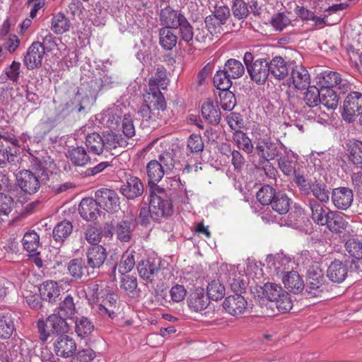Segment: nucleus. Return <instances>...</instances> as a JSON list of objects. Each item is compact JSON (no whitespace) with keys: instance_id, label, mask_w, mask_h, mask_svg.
Segmentation results:
<instances>
[{"instance_id":"1","label":"nucleus","mask_w":362,"mask_h":362,"mask_svg":"<svg viewBox=\"0 0 362 362\" xmlns=\"http://www.w3.org/2000/svg\"><path fill=\"white\" fill-rule=\"evenodd\" d=\"M254 145V150L259 157V167L262 168L269 177H274L276 170L269 162L281 153V143L266 134L257 136Z\"/></svg>"},{"instance_id":"2","label":"nucleus","mask_w":362,"mask_h":362,"mask_svg":"<svg viewBox=\"0 0 362 362\" xmlns=\"http://www.w3.org/2000/svg\"><path fill=\"white\" fill-rule=\"evenodd\" d=\"M170 195L171 194L158 185H155L151 187L149 206L152 220L159 221L163 218L169 217L173 214Z\"/></svg>"},{"instance_id":"3","label":"nucleus","mask_w":362,"mask_h":362,"mask_svg":"<svg viewBox=\"0 0 362 362\" xmlns=\"http://www.w3.org/2000/svg\"><path fill=\"white\" fill-rule=\"evenodd\" d=\"M243 61L251 80L259 85L265 83L269 76L268 60L266 58H258L254 60L252 53L245 52Z\"/></svg>"},{"instance_id":"4","label":"nucleus","mask_w":362,"mask_h":362,"mask_svg":"<svg viewBox=\"0 0 362 362\" xmlns=\"http://www.w3.org/2000/svg\"><path fill=\"white\" fill-rule=\"evenodd\" d=\"M37 327L40 334V339L43 343L47 341L51 333L59 334L66 333L69 331L66 317L59 314L49 315L46 321L39 320L37 322Z\"/></svg>"},{"instance_id":"5","label":"nucleus","mask_w":362,"mask_h":362,"mask_svg":"<svg viewBox=\"0 0 362 362\" xmlns=\"http://www.w3.org/2000/svg\"><path fill=\"white\" fill-rule=\"evenodd\" d=\"M362 112V93L353 91L345 98L343 103L341 117L349 123L354 122Z\"/></svg>"},{"instance_id":"6","label":"nucleus","mask_w":362,"mask_h":362,"mask_svg":"<svg viewBox=\"0 0 362 362\" xmlns=\"http://www.w3.org/2000/svg\"><path fill=\"white\" fill-rule=\"evenodd\" d=\"M117 296L111 291L108 294L103 296L95 302L96 312L103 317L114 319L117 317V312L119 309L117 305Z\"/></svg>"},{"instance_id":"7","label":"nucleus","mask_w":362,"mask_h":362,"mask_svg":"<svg viewBox=\"0 0 362 362\" xmlns=\"http://www.w3.org/2000/svg\"><path fill=\"white\" fill-rule=\"evenodd\" d=\"M18 186L25 193L35 194L40 187L39 177L28 170H22L16 174Z\"/></svg>"},{"instance_id":"8","label":"nucleus","mask_w":362,"mask_h":362,"mask_svg":"<svg viewBox=\"0 0 362 362\" xmlns=\"http://www.w3.org/2000/svg\"><path fill=\"white\" fill-rule=\"evenodd\" d=\"M266 262L268 267L273 269L277 276H283L293 269V262L291 257L283 253L267 255Z\"/></svg>"},{"instance_id":"9","label":"nucleus","mask_w":362,"mask_h":362,"mask_svg":"<svg viewBox=\"0 0 362 362\" xmlns=\"http://www.w3.org/2000/svg\"><path fill=\"white\" fill-rule=\"evenodd\" d=\"M119 192L127 199H134L143 194L144 185L139 177L127 175L119 187Z\"/></svg>"},{"instance_id":"10","label":"nucleus","mask_w":362,"mask_h":362,"mask_svg":"<svg viewBox=\"0 0 362 362\" xmlns=\"http://www.w3.org/2000/svg\"><path fill=\"white\" fill-rule=\"evenodd\" d=\"M95 197L99 205L107 211H117L119 206V197L113 189H98L95 192Z\"/></svg>"},{"instance_id":"11","label":"nucleus","mask_w":362,"mask_h":362,"mask_svg":"<svg viewBox=\"0 0 362 362\" xmlns=\"http://www.w3.org/2000/svg\"><path fill=\"white\" fill-rule=\"evenodd\" d=\"M349 267L347 262L334 259L328 266L327 276L333 283L341 284L348 276Z\"/></svg>"},{"instance_id":"12","label":"nucleus","mask_w":362,"mask_h":362,"mask_svg":"<svg viewBox=\"0 0 362 362\" xmlns=\"http://www.w3.org/2000/svg\"><path fill=\"white\" fill-rule=\"evenodd\" d=\"M44 48L40 42H34L28 47L24 57V64L28 69H33L42 65L45 56Z\"/></svg>"},{"instance_id":"13","label":"nucleus","mask_w":362,"mask_h":362,"mask_svg":"<svg viewBox=\"0 0 362 362\" xmlns=\"http://www.w3.org/2000/svg\"><path fill=\"white\" fill-rule=\"evenodd\" d=\"M160 269V261L157 258L149 257L141 260L137 265L138 273L141 278L152 281Z\"/></svg>"},{"instance_id":"14","label":"nucleus","mask_w":362,"mask_h":362,"mask_svg":"<svg viewBox=\"0 0 362 362\" xmlns=\"http://www.w3.org/2000/svg\"><path fill=\"white\" fill-rule=\"evenodd\" d=\"M223 307L228 314L239 316L246 311L247 302L241 295L234 294L225 298Z\"/></svg>"},{"instance_id":"15","label":"nucleus","mask_w":362,"mask_h":362,"mask_svg":"<svg viewBox=\"0 0 362 362\" xmlns=\"http://www.w3.org/2000/svg\"><path fill=\"white\" fill-rule=\"evenodd\" d=\"M54 351L58 356L67 358L76 351V344L68 335H61L54 342Z\"/></svg>"},{"instance_id":"16","label":"nucleus","mask_w":362,"mask_h":362,"mask_svg":"<svg viewBox=\"0 0 362 362\" xmlns=\"http://www.w3.org/2000/svg\"><path fill=\"white\" fill-rule=\"evenodd\" d=\"M353 199V192L349 188L339 187L334 189L332 191V201L339 209H347L351 205Z\"/></svg>"},{"instance_id":"17","label":"nucleus","mask_w":362,"mask_h":362,"mask_svg":"<svg viewBox=\"0 0 362 362\" xmlns=\"http://www.w3.org/2000/svg\"><path fill=\"white\" fill-rule=\"evenodd\" d=\"M86 257L87 264L90 268L99 269L103 265L107 258L106 249L102 245H93L88 248Z\"/></svg>"},{"instance_id":"18","label":"nucleus","mask_w":362,"mask_h":362,"mask_svg":"<svg viewBox=\"0 0 362 362\" xmlns=\"http://www.w3.org/2000/svg\"><path fill=\"white\" fill-rule=\"evenodd\" d=\"M98 206L100 205L96 199H93L90 197L84 198L79 204V214L83 219L88 221H93L96 219L99 215L100 211Z\"/></svg>"},{"instance_id":"19","label":"nucleus","mask_w":362,"mask_h":362,"mask_svg":"<svg viewBox=\"0 0 362 362\" xmlns=\"http://www.w3.org/2000/svg\"><path fill=\"white\" fill-rule=\"evenodd\" d=\"M185 18L183 14L170 7H166L160 11V21L168 29L177 28Z\"/></svg>"},{"instance_id":"20","label":"nucleus","mask_w":362,"mask_h":362,"mask_svg":"<svg viewBox=\"0 0 362 362\" xmlns=\"http://www.w3.org/2000/svg\"><path fill=\"white\" fill-rule=\"evenodd\" d=\"M159 82L160 81L156 78H151L149 79L147 99L148 100H152V105L164 110L166 108V103L163 93L158 88Z\"/></svg>"},{"instance_id":"21","label":"nucleus","mask_w":362,"mask_h":362,"mask_svg":"<svg viewBox=\"0 0 362 362\" xmlns=\"http://www.w3.org/2000/svg\"><path fill=\"white\" fill-rule=\"evenodd\" d=\"M291 81L296 88L304 89L310 84V74L302 65H296L291 70Z\"/></svg>"},{"instance_id":"22","label":"nucleus","mask_w":362,"mask_h":362,"mask_svg":"<svg viewBox=\"0 0 362 362\" xmlns=\"http://www.w3.org/2000/svg\"><path fill=\"white\" fill-rule=\"evenodd\" d=\"M209 299L205 296L204 289H195L191 292L187 298L188 306L194 312H201L208 307Z\"/></svg>"},{"instance_id":"23","label":"nucleus","mask_w":362,"mask_h":362,"mask_svg":"<svg viewBox=\"0 0 362 362\" xmlns=\"http://www.w3.org/2000/svg\"><path fill=\"white\" fill-rule=\"evenodd\" d=\"M269 75L279 81L284 79L288 74V68L284 59L279 56L273 57L268 61Z\"/></svg>"},{"instance_id":"24","label":"nucleus","mask_w":362,"mask_h":362,"mask_svg":"<svg viewBox=\"0 0 362 362\" xmlns=\"http://www.w3.org/2000/svg\"><path fill=\"white\" fill-rule=\"evenodd\" d=\"M282 281L285 287L293 293H300L304 287V281L297 272H287L282 277Z\"/></svg>"},{"instance_id":"25","label":"nucleus","mask_w":362,"mask_h":362,"mask_svg":"<svg viewBox=\"0 0 362 362\" xmlns=\"http://www.w3.org/2000/svg\"><path fill=\"white\" fill-rule=\"evenodd\" d=\"M320 99L321 90L315 86H308L303 98L305 105L310 108L308 113L311 112L316 115L320 112L318 105L320 104Z\"/></svg>"},{"instance_id":"26","label":"nucleus","mask_w":362,"mask_h":362,"mask_svg":"<svg viewBox=\"0 0 362 362\" xmlns=\"http://www.w3.org/2000/svg\"><path fill=\"white\" fill-rule=\"evenodd\" d=\"M202 115L211 124H218L221 121V111L217 103L208 99L202 106Z\"/></svg>"},{"instance_id":"27","label":"nucleus","mask_w":362,"mask_h":362,"mask_svg":"<svg viewBox=\"0 0 362 362\" xmlns=\"http://www.w3.org/2000/svg\"><path fill=\"white\" fill-rule=\"evenodd\" d=\"M230 15V11L228 7L221 6L216 11L214 16H207L205 19V23L208 30L212 34L214 32V25L221 26L224 24Z\"/></svg>"},{"instance_id":"28","label":"nucleus","mask_w":362,"mask_h":362,"mask_svg":"<svg viewBox=\"0 0 362 362\" xmlns=\"http://www.w3.org/2000/svg\"><path fill=\"white\" fill-rule=\"evenodd\" d=\"M38 291L40 298L50 303L54 302L60 294V290L57 282L53 281L43 282L39 287Z\"/></svg>"},{"instance_id":"29","label":"nucleus","mask_w":362,"mask_h":362,"mask_svg":"<svg viewBox=\"0 0 362 362\" xmlns=\"http://www.w3.org/2000/svg\"><path fill=\"white\" fill-rule=\"evenodd\" d=\"M308 202L313 221L320 226H325L327 221V214L329 210L324 208L314 199H309Z\"/></svg>"},{"instance_id":"30","label":"nucleus","mask_w":362,"mask_h":362,"mask_svg":"<svg viewBox=\"0 0 362 362\" xmlns=\"http://www.w3.org/2000/svg\"><path fill=\"white\" fill-rule=\"evenodd\" d=\"M327 228L334 233H342L346 229L347 222L344 219L343 216L332 211H328L327 214Z\"/></svg>"},{"instance_id":"31","label":"nucleus","mask_w":362,"mask_h":362,"mask_svg":"<svg viewBox=\"0 0 362 362\" xmlns=\"http://www.w3.org/2000/svg\"><path fill=\"white\" fill-rule=\"evenodd\" d=\"M69 274L75 279H81L83 276L88 275V269L82 258H74L67 264Z\"/></svg>"},{"instance_id":"32","label":"nucleus","mask_w":362,"mask_h":362,"mask_svg":"<svg viewBox=\"0 0 362 362\" xmlns=\"http://www.w3.org/2000/svg\"><path fill=\"white\" fill-rule=\"evenodd\" d=\"M14 319L9 313L0 314V338L10 339L15 332Z\"/></svg>"},{"instance_id":"33","label":"nucleus","mask_w":362,"mask_h":362,"mask_svg":"<svg viewBox=\"0 0 362 362\" xmlns=\"http://www.w3.org/2000/svg\"><path fill=\"white\" fill-rule=\"evenodd\" d=\"M346 146L349 160L354 165L362 164V142L356 139L349 140Z\"/></svg>"},{"instance_id":"34","label":"nucleus","mask_w":362,"mask_h":362,"mask_svg":"<svg viewBox=\"0 0 362 362\" xmlns=\"http://www.w3.org/2000/svg\"><path fill=\"white\" fill-rule=\"evenodd\" d=\"M103 138V134L96 132L89 134L86 138V145L90 152L100 155L105 149Z\"/></svg>"},{"instance_id":"35","label":"nucleus","mask_w":362,"mask_h":362,"mask_svg":"<svg viewBox=\"0 0 362 362\" xmlns=\"http://www.w3.org/2000/svg\"><path fill=\"white\" fill-rule=\"evenodd\" d=\"M105 148L106 150L115 149L117 147L125 148L127 146V140L119 134L113 132L103 133Z\"/></svg>"},{"instance_id":"36","label":"nucleus","mask_w":362,"mask_h":362,"mask_svg":"<svg viewBox=\"0 0 362 362\" xmlns=\"http://www.w3.org/2000/svg\"><path fill=\"white\" fill-rule=\"evenodd\" d=\"M317 276H312V272H308V280L306 286V291L311 296H318L323 291L322 284L323 275L322 271L317 274Z\"/></svg>"},{"instance_id":"37","label":"nucleus","mask_w":362,"mask_h":362,"mask_svg":"<svg viewBox=\"0 0 362 362\" xmlns=\"http://www.w3.org/2000/svg\"><path fill=\"white\" fill-rule=\"evenodd\" d=\"M290 204L291 199L285 193L278 192L275 194L270 205L272 209L279 214H285L289 210Z\"/></svg>"},{"instance_id":"38","label":"nucleus","mask_w":362,"mask_h":362,"mask_svg":"<svg viewBox=\"0 0 362 362\" xmlns=\"http://www.w3.org/2000/svg\"><path fill=\"white\" fill-rule=\"evenodd\" d=\"M73 226L69 221L57 223L53 229L52 234L57 243H62L72 233Z\"/></svg>"},{"instance_id":"39","label":"nucleus","mask_w":362,"mask_h":362,"mask_svg":"<svg viewBox=\"0 0 362 362\" xmlns=\"http://www.w3.org/2000/svg\"><path fill=\"white\" fill-rule=\"evenodd\" d=\"M94 325L86 317H78L75 321V332L78 337L84 339L90 335L93 332Z\"/></svg>"},{"instance_id":"40","label":"nucleus","mask_w":362,"mask_h":362,"mask_svg":"<svg viewBox=\"0 0 362 362\" xmlns=\"http://www.w3.org/2000/svg\"><path fill=\"white\" fill-rule=\"evenodd\" d=\"M68 158L77 166H84L90 161V157L83 146H78L68 151Z\"/></svg>"},{"instance_id":"41","label":"nucleus","mask_w":362,"mask_h":362,"mask_svg":"<svg viewBox=\"0 0 362 362\" xmlns=\"http://www.w3.org/2000/svg\"><path fill=\"white\" fill-rule=\"evenodd\" d=\"M133 230L132 223L124 220L117 223L115 228L117 238L122 243H128L130 241Z\"/></svg>"},{"instance_id":"42","label":"nucleus","mask_w":362,"mask_h":362,"mask_svg":"<svg viewBox=\"0 0 362 362\" xmlns=\"http://www.w3.org/2000/svg\"><path fill=\"white\" fill-rule=\"evenodd\" d=\"M321 101L322 104L327 109L335 110L339 103V97L336 92L329 87L321 88Z\"/></svg>"},{"instance_id":"43","label":"nucleus","mask_w":362,"mask_h":362,"mask_svg":"<svg viewBox=\"0 0 362 362\" xmlns=\"http://www.w3.org/2000/svg\"><path fill=\"white\" fill-rule=\"evenodd\" d=\"M86 110L83 101L78 98L77 95L74 100L69 101L60 107L58 116L65 117L73 112H82Z\"/></svg>"},{"instance_id":"44","label":"nucleus","mask_w":362,"mask_h":362,"mask_svg":"<svg viewBox=\"0 0 362 362\" xmlns=\"http://www.w3.org/2000/svg\"><path fill=\"white\" fill-rule=\"evenodd\" d=\"M146 171L149 182L154 184L158 182L166 173V171L156 160H152L147 164Z\"/></svg>"},{"instance_id":"45","label":"nucleus","mask_w":362,"mask_h":362,"mask_svg":"<svg viewBox=\"0 0 362 362\" xmlns=\"http://www.w3.org/2000/svg\"><path fill=\"white\" fill-rule=\"evenodd\" d=\"M223 70L232 78H238L245 73V67L241 62L235 59H230L225 63Z\"/></svg>"},{"instance_id":"46","label":"nucleus","mask_w":362,"mask_h":362,"mask_svg":"<svg viewBox=\"0 0 362 362\" xmlns=\"http://www.w3.org/2000/svg\"><path fill=\"white\" fill-rule=\"evenodd\" d=\"M262 296L272 303H274L284 292L280 285L275 283H267L262 287Z\"/></svg>"},{"instance_id":"47","label":"nucleus","mask_w":362,"mask_h":362,"mask_svg":"<svg viewBox=\"0 0 362 362\" xmlns=\"http://www.w3.org/2000/svg\"><path fill=\"white\" fill-rule=\"evenodd\" d=\"M148 101L149 104L142 105L140 111L139 112V115L142 117L141 124L144 127L150 126L151 122L156 120V115L154 112L155 110H162L161 109H158L157 107L152 105V100Z\"/></svg>"},{"instance_id":"48","label":"nucleus","mask_w":362,"mask_h":362,"mask_svg":"<svg viewBox=\"0 0 362 362\" xmlns=\"http://www.w3.org/2000/svg\"><path fill=\"white\" fill-rule=\"evenodd\" d=\"M206 291L209 299L218 300L225 296V286L218 279L212 280L209 283Z\"/></svg>"},{"instance_id":"49","label":"nucleus","mask_w":362,"mask_h":362,"mask_svg":"<svg viewBox=\"0 0 362 362\" xmlns=\"http://www.w3.org/2000/svg\"><path fill=\"white\" fill-rule=\"evenodd\" d=\"M136 252L133 250H127L123 253L119 264V272L121 274L129 272L135 265Z\"/></svg>"},{"instance_id":"50","label":"nucleus","mask_w":362,"mask_h":362,"mask_svg":"<svg viewBox=\"0 0 362 362\" xmlns=\"http://www.w3.org/2000/svg\"><path fill=\"white\" fill-rule=\"evenodd\" d=\"M69 20L64 14L59 13L53 16L51 28L55 33L62 34L69 30Z\"/></svg>"},{"instance_id":"51","label":"nucleus","mask_w":362,"mask_h":362,"mask_svg":"<svg viewBox=\"0 0 362 362\" xmlns=\"http://www.w3.org/2000/svg\"><path fill=\"white\" fill-rule=\"evenodd\" d=\"M233 139L239 148H241L247 153H252L255 146L245 133L242 131H235L233 133Z\"/></svg>"},{"instance_id":"52","label":"nucleus","mask_w":362,"mask_h":362,"mask_svg":"<svg viewBox=\"0 0 362 362\" xmlns=\"http://www.w3.org/2000/svg\"><path fill=\"white\" fill-rule=\"evenodd\" d=\"M177 36L169 29L162 28L160 30V44L167 50L172 49L177 44Z\"/></svg>"},{"instance_id":"53","label":"nucleus","mask_w":362,"mask_h":362,"mask_svg":"<svg viewBox=\"0 0 362 362\" xmlns=\"http://www.w3.org/2000/svg\"><path fill=\"white\" fill-rule=\"evenodd\" d=\"M231 78L223 69L219 70L214 76V84L222 91L228 90L232 86Z\"/></svg>"},{"instance_id":"54","label":"nucleus","mask_w":362,"mask_h":362,"mask_svg":"<svg viewBox=\"0 0 362 362\" xmlns=\"http://www.w3.org/2000/svg\"><path fill=\"white\" fill-rule=\"evenodd\" d=\"M76 312L75 304L73 298L68 295L64 300L60 303L57 314L66 317L71 318Z\"/></svg>"},{"instance_id":"55","label":"nucleus","mask_w":362,"mask_h":362,"mask_svg":"<svg viewBox=\"0 0 362 362\" xmlns=\"http://www.w3.org/2000/svg\"><path fill=\"white\" fill-rule=\"evenodd\" d=\"M39 235L35 231L26 233L22 240L24 249L28 252H36L39 246Z\"/></svg>"},{"instance_id":"56","label":"nucleus","mask_w":362,"mask_h":362,"mask_svg":"<svg viewBox=\"0 0 362 362\" xmlns=\"http://www.w3.org/2000/svg\"><path fill=\"white\" fill-rule=\"evenodd\" d=\"M275 189L270 185H264L257 193V199L262 205H269L272 203L276 194Z\"/></svg>"},{"instance_id":"57","label":"nucleus","mask_w":362,"mask_h":362,"mask_svg":"<svg viewBox=\"0 0 362 362\" xmlns=\"http://www.w3.org/2000/svg\"><path fill=\"white\" fill-rule=\"evenodd\" d=\"M311 188V194L320 202L326 203L329 201V192L323 183L315 181Z\"/></svg>"},{"instance_id":"58","label":"nucleus","mask_w":362,"mask_h":362,"mask_svg":"<svg viewBox=\"0 0 362 362\" xmlns=\"http://www.w3.org/2000/svg\"><path fill=\"white\" fill-rule=\"evenodd\" d=\"M221 106L223 110L231 111L236 105V98L234 93L231 91L224 90L220 94Z\"/></svg>"},{"instance_id":"59","label":"nucleus","mask_w":362,"mask_h":362,"mask_svg":"<svg viewBox=\"0 0 362 362\" xmlns=\"http://www.w3.org/2000/svg\"><path fill=\"white\" fill-rule=\"evenodd\" d=\"M349 254L355 259H362V242L356 239H349L345 244Z\"/></svg>"},{"instance_id":"60","label":"nucleus","mask_w":362,"mask_h":362,"mask_svg":"<svg viewBox=\"0 0 362 362\" xmlns=\"http://www.w3.org/2000/svg\"><path fill=\"white\" fill-rule=\"evenodd\" d=\"M40 37L42 39L41 42L44 51L52 52L58 46L56 38L49 33L48 30H42Z\"/></svg>"},{"instance_id":"61","label":"nucleus","mask_w":362,"mask_h":362,"mask_svg":"<svg viewBox=\"0 0 362 362\" xmlns=\"http://www.w3.org/2000/svg\"><path fill=\"white\" fill-rule=\"evenodd\" d=\"M158 163L168 173L175 166L174 153L172 150L163 152L158 157Z\"/></svg>"},{"instance_id":"62","label":"nucleus","mask_w":362,"mask_h":362,"mask_svg":"<svg viewBox=\"0 0 362 362\" xmlns=\"http://www.w3.org/2000/svg\"><path fill=\"white\" fill-rule=\"evenodd\" d=\"M342 82L340 75L334 71H325L322 74V81L320 83L322 87H329L339 85Z\"/></svg>"},{"instance_id":"63","label":"nucleus","mask_w":362,"mask_h":362,"mask_svg":"<svg viewBox=\"0 0 362 362\" xmlns=\"http://www.w3.org/2000/svg\"><path fill=\"white\" fill-rule=\"evenodd\" d=\"M89 294L91 295L95 302L98 300L101 296H105L108 294L111 290L109 286H104L103 282L98 284V282H95L92 284L89 287Z\"/></svg>"},{"instance_id":"64","label":"nucleus","mask_w":362,"mask_h":362,"mask_svg":"<svg viewBox=\"0 0 362 362\" xmlns=\"http://www.w3.org/2000/svg\"><path fill=\"white\" fill-rule=\"evenodd\" d=\"M293 181L298 187L300 192L305 195H309L311 194L312 182L308 180L305 177L297 173H295Z\"/></svg>"}]
</instances>
